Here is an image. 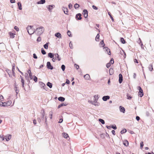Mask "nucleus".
Segmentation results:
<instances>
[{"instance_id": "774afa93", "label": "nucleus", "mask_w": 154, "mask_h": 154, "mask_svg": "<svg viewBox=\"0 0 154 154\" xmlns=\"http://www.w3.org/2000/svg\"><path fill=\"white\" fill-rule=\"evenodd\" d=\"M110 63L112 64L114 63V61L113 59H112L110 60Z\"/></svg>"}, {"instance_id": "cd10ccee", "label": "nucleus", "mask_w": 154, "mask_h": 154, "mask_svg": "<svg viewBox=\"0 0 154 154\" xmlns=\"http://www.w3.org/2000/svg\"><path fill=\"white\" fill-rule=\"evenodd\" d=\"M149 69L150 71H151L153 70V66L152 65V64H150L149 66Z\"/></svg>"}, {"instance_id": "6e6552de", "label": "nucleus", "mask_w": 154, "mask_h": 154, "mask_svg": "<svg viewBox=\"0 0 154 154\" xmlns=\"http://www.w3.org/2000/svg\"><path fill=\"white\" fill-rule=\"evenodd\" d=\"M81 16L82 15L81 14H78L76 15L75 18L77 20H81L82 18Z\"/></svg>"}, {"instance_id": "0e129e2a", "label": "nucleus", "mask_w": 154, "mask_h": 154, "mask_svg": "<svg viewBox=\"0 0 154 154\" xmlns=\"http://www.w3.org/2000/svg\"><path fill=\"white\" fill-rule=\"evenodd\" d=\"M15 88L16 92V93L17 94L19 92V90L17 89V87H15Z\"/></svg>"}, {"instance_id": "0eeeda50", "label": "nucleus", "mask_w": 154, "mask_h": 154, "mask_svg": "<svg viewBox=\"0 0 154 154\" xmlns=\"http://www.w3.org/2000/svg\"><path fill=\"white\" fill-rule=\"evenodd\" d=\"M62 10L63 11V12L64 14H68V9L67 8L65 7H63L62 8Z\"/></svg>"}, {"instance_id": "603ef678", "label": "nucleus", "mask_w": 154, "mask_h": 154, "mask_svg": "<svg viewBox=\"0 0 154 154\" xmlns=\"http://www.w3.org/2000/svg\"><path fill=\"white\" fill-rule=\"evenodd\" d=\"M34 78L33 79V80H34V81L35 82H36L37 81V78L35 76H34Z\"/></svg>"}, {"instance_id": "69168bd1", "label": "nucleus", "mask_w": 154, "mask_h": 154, "mask_svg": "<svg viewBox=\"0 0 154 154\" xmlns=\"http://www.w3.org/2000/svg\"><path fill=\"white\" fill-rule=\"evenodd\" d=\"M37 121L39 123H40L41 122V119L40 118H38Z\"/></svg>"}, {"instance_id": "412c9836", "label": "nucleus", "mask_w": 154, "mask_h": 154, "mask_svg": "<svg viewBox=\"0 0 154 154\" xmlns=\"http://www.w3.org/2000/svg\"><path fill=\"white\" fill-rule=\"evenodd\" d=\"M9 34L10 36V37L11 38H14V35H15V33H13L11 32H9Z\"/></svg>"}, {"instance_id": "9b49d317", "label": "nucleus", "mask_w": 154, "mask_h": 154, "mask_svg": "<svg viewBox=\"0 0 154 154\" xmlns=\"http://www.w3.org/2000/svg\"><path fill=\"white\" fill-rule=\"evenodd\" d=\"M119 109L121 112H122L123 113H124L125 112V109L123 106H119Z\"/></svg>"}, {"instance_id": "20e7f679", "label": "nucleus", "mask_w": 154, "mask_h": 154, "mask_svg": "<svg viewBox=\"0 0 154 154\" xmlns=\"http://www.w3.org/2000/svg\"><path fill=\"white\" fill-rule=\"evenodd\" d=\"M46 7L47 8L48 11L51 12H52V10L53 9V8L55 7V6L54 5H50L47 6H46Z\"/></svg>"}, {"instance_id": "473e14b6", "label": "nucleus", "mask_w": 154, "mask_h": 154, "mask_svg": "<svg viewBox=\"0 0 154 154\" xmlns=\"http://www.w3.org/2000/svg\"><path fill=\"white\" fill-rule=\"evenodd\" d=\"M41 113L42 116V119L43 120L44 119V118L45 115V113L44 111H43V112H41Z\"/></svg>"}, {"instance_id": "f704fd0d", "label": "nucleus", "mask_w": 154, "mask_h": 154, "mask_svg": "<svg viewBox=\"0 0 154 154\" xmlns=\"http://www.w3.org/2000/svg\"><path fill=\"white\" fill-rule=\"evenodd\" d=\"M66 105L65 104H64L63 103H62L61 104H60L59 105H58V108H59L62 106H66Z\"/></svg>"}, {"instance_id": "dca6fc26", "label": "nucleus", "mask_w": 154, "mask_h": 154, "mask_svg": "<svg viewBox=\"0 0 154 154\" xmlns=\"http://www.w3.org/2000/svg\"><path fill=\"white\" fill-rule=\"evenodd\" d=\"M84 77L85 79L87 80H89L90 79V75L88 74H86L84 76Z\"/></svg>"}, {"instance_id": "ea45409f", "label": "nucleus", "mask_w": 154, "mask_h": 154, "mask_svg": "<svg viewBox=\"0 0 154 154\" xmlns=\"http://www.w3.org/2000/svg\"><path fill=\"white\" fill-rule=\"evenodd\" d=\"M53 112L52 111H51L49 112V116H50V118L51 119L52 118Z\"/></svg>"}, {"instance_id": "58836bf2", "label": "nucleus", "mask_w": 154, "mask_h": 154, "mask_svg": "<svg viewBox=\"0 0 154 154\" xmlns=\"http://www.w3.org/2000/svg\"><path fill=\"white\" fill-rule=\"evenodd\" d=\"M120 40H121V42H122V43L123 44H124L125 43V42L124 39L123 38H121Z\"/></svg>"}, {"instance_id": "7ed1b4c3", "label": "nucleus", "mask_w": 154, "mask_h": 154, "mask_svg": "<svg viewBox=\"0 0 154 154\" xmlns=\"http://www.w3.org/2000/svg\"><path fill=\"white\" fill-rule=\"evenodd\" d=\"M39 84L41 88H43V89H45L46 91L47 90V88L45 85L44 83L42 82H39Z\"/></svg>"}, {"instance_id": "f257e3e1", "label": "nucleus", "mask_w": 154, "mask_h": 154, "mask_svg": "<svg viewBox=\"0 0 154 154\" xmlns=\"http://www.w3.org/2000/svg\"><path fill=\"white\" fill-rule=\"evenodd\" d=\"M44 28L43 26H40L35 30V33L38 35H40L44 32Z\"/></svg>"}, {"instance_id": "423d86ee", "label": "nucleus", "mask_w": 154, "mask_h": 154, "mask_svg": "<svg viewBox=\"0 0 154 154\" xmlns=\"http://www.w3.org/2000/svg\"><path fill=\"white\" fill-rule=\"evenodd\" d=\"M47 67L49 69L52 70L53 69V66L51 65V63L50 62H48L47 63Z\"/></svg>"}, {"instance_id": "5701e85b", "label": "nucleus", "mask_w": 154, "mask_h": 154, "mask_svg": "<svg viewBox=\"0 0 154 154\" xmlns=\"http://www.w3.org/2000/svg\"><path fill=\"white\" fill-rule=\"evenodd\" d=\"M109 72L110 75H112L113 73V69L112 68H110L109 70Z\"/></svg>"}, {"instance_id": "680f3d73", "label": "nucleus", "mask_w": 154, "mask_h": 154, "mask_svg": "<svg viewBox=\"0 0 154 154\" xmlns=\"http://www.w3.org/2000/svg\"><path fill=\"white\" fill-rule=\"evenodd\" d=\"M41 40V38L40 37H38L37 39V41L38 42H40Z\"/></svg>"}, {"instance_id": "79ce46f5", "label": "nucleus", "mask_w": 154, "mask_h": 154, "mask_svg": "<svg viewBox=\"0 0 154 154\" xmlns=\"http://www.w3.org/2000/svg\"><path fill=\"white\" fill-rule=\"evenodd\" d=\"M61 68L62 70L63 71H64L65 70V66L64 65H62Z\"/></svg>"}, {"instance_id": "3c124183", "label": "nucleus", "mask_w": 154, "mask_h": 154, "mask_svg": "<svg viewBox=\"0 0 154 154\" xmlns=\"http://www.w3.org/2000/svg\"><path fill=\"white\" fill-rule=\"evenodd\" d=\"M127 131L125 129H123L121 131V133L122 134L124 133H125Z\"/></svg>"}, {"instance_id": "c9c22d12", "label": "nucleus", "mask_w": 154, "mask_h": 154, "mask_svg": "<svg viewBox=\"0 0 154 154\" xmlns=\"http://www.w3.org/2000/svg\"><path fill=\"white\" fill-rule=\"evenodd\" d=\"M79 7V5L77 3L75 4L74 5V8L75 9L78 8Z\"/></svg>"}, {"instance_id": "a18cd8bd", "label": "nucleus", "mask_w": 154, "mask_h": 154, "mask_svg": "<svg viewBox=\"0 0 154 154\" xmlns=\"http://www.w3.org/2000/svg\"><path fill=\"white\" fill-rule=\"evenodd\" d=\"M100 44L101 45L102 47H103L105 46V44L103 41H102L100 42Z\"/></svg>"}, {"instance_id": "393cba45", "label": "nucleus", "mask_w": 154, "mask_h": 154, "mask_svg": "<svg viewBox=\"0 0 154 154\" xmlns=\"http://www.w3.org/2000/svg\"><path fill=\"white\" fill-rule=\"evenodd\" d=\"M17 5L18 6V8L19 10H21L22 9V5L21 4L20 2H18L17 3Z\"/></svg>"}, {"instance_id": "09e8293b", "label": "nucleus", "mask_w": 154, "mask_h": 154, "mask_svg": "<svg viewBox=\"0 0 154 154\" xmlns=\"http://www.w3.org/2000/svg\"><path fill=\"white\" fill-rule=\"evenodd\" d=\"M71 32L69 30H68L67 32V35L70 37H72V35L71 34Z\"/></svg>"}, {"instance_id": "1a4fd4ad", "label": "nucleus", "mask_w": 154, "mask_h": 154, "mask_svg": "<svg viewBox=\"0 0 154 154\" xmlns=\"http://www.w3.org/2000/svg\"><path fill=\"white\" fill-rule=\"evenodd\" d=\"M83 15L85 18H86L88 16V12L87 10L85 9L83 10Z\"/></svg>"}, {"instance_id": "e2e57ef3", "label": "nucleus", "mask_w": 154, "mask_h": 154, "mask_svg": "<svg viewBox=\"0 0 154 154\" xmlns=\"http://www.w3.org/2000/svg\"><path fill=\"white\" fill-rule=\"evenodd\" d=\"M33 58L35 59H37V57L36 55V54H33Z\"/></svg>"}, {"instance_id": "5fc2aeb1", "label": "nucleus", "mask_w": 154, "mask_h": 154, "mask_svg": "<svg viewBox=\"0 0 154 154\" xmlns=\"http://www.w3.org/2000/svg\"><path fill=\"white\" fill-rule=\"evenodd\" d=\"M69 46L71 48H72V45L71 42H70L69 44Z\"/></svg>"}, {"instance_id": "13d9d810", "label": "nucleus", "mask_w": 154, "mask_h": 154, "mask_svg": "<svg viewBox=\"0 0 154 154\" xmlns=\"http://www.w3.org/2000/svg\"><path fill=\"white\" fill-rule=\"evenodd\" d=\"M110 63H108L106 64V66L107 68H108L110 66Z\"/></svg>"}, {"instance_id": "72a5a7b5", "label": "nucleus", "mask_w": 154, "mask_h": 154, "mask_svg": "<svg viewBox=\"0 0 154 154\" xmlns=\"http://www.w3.org/2000/svg\"><path fill=\"white\" fill-rule=\"evenodd\" d=\"M20 77L21 78V82L22 83V86L23 87H24V81L23 79V78H22V76H20Z\"/></svg>"}, {"instance_id": "e433bc0d", "label": "nucleus", "mask_w": 154, "mask_h": 154, "mask_svg": "<svg viewBox=\"0 0 154 154\" xmlns=\"http://www.w3.org/2000/svg\"><path fill=\"white\" fill-rule=\"evenodd\" d=\"M41 52L43 54H46V52L45 50L43 48L41 49Z\"/></svg>"}, {"instance_id": "7c9ffc66", "label": "nucleus", "mask_w": 154, "mask_h": 154, "mask_svg": "<svg viewBox=\"0 0 154 154\" xmlns=\"http://www.w3.org/2000/svg\"><path fill=\"white\" fill-rule=\"evenodd\" d=\"M98 121L103 124H105L104 121L103 119H98Z\"/></svg>"}, {"instance_id": "4d7b16f0", "label": "nucleus", "mask_w": 154, "mask_h": 154, "mask_svg": "<svg viewBox=\"0 0 154 154\" xmlns=\"http://www.w3.org/2000/svg\"><path fill=\"white\" fill-rule=\"evenodd\" d=\"M92 8L94 9H95V10H97L98 9V8L96 6H95V5H93L92 6Z\"/></svg>"}, {"instance_id": "a19ab883", "label": "nucleus", "mask_w": 154, "mask_h": 154, "mask_svg": "<svg viewBox=\"0 0 154 154\" xmlns=\"http://www.w3.org/2000/svg\"><path fill=\"white\" fill-rule=\"evenodd\" d=\"M127 99L128 100H130L132 98V97L130 96L129 94L127 95Z\"/></svg>"}, {"instance_id": "6ab92c4d", "label": "nucleus", "mask_w": 154, "mask_h": 154, "mask_svg": "<svg viewBox=\"0 0 154 154\" xmlns=\"http://www.w3.org/2000/svg\"><path fill=\"white\" fill-rule=\"evenodd\" d=\"M55 36L59 38H61V34L59 32H57L55 34Z\"/></svg>"}, {"instance_id": "c03bdc74", "label": "nucleus", "mask_w": 154, "mask_h": 154, "mask_svg": "<svg viewBox=\"0 0 154 154\" xmlns=\"http://www.w3.org/2000/svg\"><path fill=\"white\" fill-rule=\"evenodd\" d=\"M143 146V142L141 141L140 143V148L141 149H142Z\"/></svg>"}, {"instance_id": "37998d69", "label": "nucleus", "mask_w": 154, "mask_h": 154, "mask_svg": "<svg viewBox=\"0 0 154 154\" xmlns=\"http://www.w3.org/2000/svg\"><path fill=\"white\" fill-rule=\"evenodd\" d=\"M7 72L9 76L10 77H12V76L11 75V71L10 70H8L7 71Z\"/></svg>"}, {"instance_id": "6e6d98bb", "label": "nucleus", "mask_w": 154, "mask_h": 154, "mask_svg": "<svg viewBox=\"0 0 154 154\" xmlns=\"http://www.w3.org/2000/svg\"><path fill=\"white\" fill-rule=\"evenodd\" d=\"M14 29L17 31H18L19 30V28L16 26H15L14 27Z\"/></svg>"}, {"instance_id": "4c0bfd02", "label": "nucleus", "mask_w": 154, "mask_h": 154, "mask_svg": "<svg viewBox=\"0 0 154 154\" xmlns=\"http://www.w3.org/2000/svg\"><path fill=\"white\" fill-rule=\"evenodd\" d=\"M99 37H100V35H99V34H98L97 35V36H96V38H95V40L96 41H98V39L99 38Z\"/></svg>"}, {"instance_id": "39448f33", "label": "nucleus", "mask_w": 154, "mask_h": 154, "mask_svg": "<svg viewBox=\"0 0 154 154\" xmlns=\"http://www.w3.org/2000/svg\"><path fill=\"white\" fill-rule=\"evenodd\" d=\"M11 103V101H8V102H2V106H10Z\"/></svg>"}, {"instance_id": "f8f14e48", "label": "nucleus", "mask_w": 154, "mask_h": 154, "mask_svg": "<svg viewBox=\"0 0 154 154\" xmlns=\"http://www.w3.org/2000/svg\"><path fill=\"white\" fill-rule=\"evenodd\" d=\"M110 97L109 96H105L103 97H102L103 100L104 101H106L107 100L109 99Z\"/></svg>"}, {"instance_id": "b1692460", "label": "nucleus", "mask_w": 154, "mask_h": 154, "mask_svg": "<svg viewBox=\"0 0 154 154\" xmlns=\"http://www.w3.org/2000/svg\"><path fill=\"white\" fill-rule=\"evenodd\" d=\"M123 144L126 146L128 145V142L127 140H125L123 142Z\"/></svg>"}, {"instance_id": "49530a36", "label": "nucleus", "mask_w": 154, "mask_h": 154, "mask_svg": "<svg viewBox=\"0 0 154 154\" xmlns=\"http://www.w3.org/2000/svg\"><path fill=\"white\" fill-rule=\"evenodd\" d=\"M141 93V92H140V93H138V94L139 96L140 97H142L143 95V92H142V93Z\"/></svg>"}, {"instance_id": "f3484780", "label": "nucleus", "mask_w": 154, "mask_h": 154, "mask_svg": "<svg viewBox=\"0 0 154 154\" xmlns=\"http://www.w3.org/2000/svg\"><path fill=\"white\" fill-rule=\"evenodd\" d=\"M103 49H104V50H106V51L108 52V54L109 55H110V49L109 48H108L107 47H104L103 48Z\"/></svg>"}, {"instance_id": "4468645a", "label": "nucleus", "mask_w": 154, "mask_h": 154, "mask_svg": "<svg viewBox=\"0 0 154 154\" xmlns=\"http://www.w3.org/2000/svg\"><path fill=\"white\" fill-rule=\"evenodd\" d=\"M98 99V97L97 95L94 96V103H96L97 102Z\"/></svg>"}, {"instance_id": "f03ea898", "label": "nucleus", "mask_w": 154, "mask_h": 154, "mask_svg": "<svg viewBox=\"0 0 154 154\" xmlns=\"http://www.w3.org/2000/svg\"><path fill=\"white\" fill-rule=\"evenodd\" d=\"M33 26H28L26 28V29L29 35L32 34L34 32L35 33V30H33L32 28Z\"/></svg>"}, {"instance_id": "de8ad7c7", "label": "nucleus", "mask_w": 154, "mask_h": 154, "mask_svg": "<svg viewBox=\"0 0 154 154\" xmlns=\"http://www.w3.org/2000/svg\"><path fill=\"white\" fill-rule=\"evenodd\" d=\"M108 14L109 16L110 17V18H111V19L112 20V21H114L113 18V17H112V16L110 13V12H108Z\"/></svg>"}, {"instance_id": "aec40b11", "label": "nucleus", "mask_w": 154, "mask_h": 154, "mask_svg": "<svg viewBox=\"0 0 154 154\" xmlns=\"http://www.w3.org/2000/svg\"><path fill=\"white\" fill-rule=\"evenodd\" d=\"M48 56L51 58H53L54 57V54L53 53H49L48 54Z\"/></svg>"}, {"instance_id": "bb28decb", "label": "nucleus", "mask_w": 154, "mask_h": 154, "mask_svg": "<svg viewBox=\"0 0 154 154\" xmlns=\"http://www.w3.org/2000/svg\"><path fill=\"white\" fill-rule=\"evenodd\" d=\"M47 86L49 87L50 88H51L52 87V84L50 82H48L47 84Z\"/></svg>"}, {"instance_id": "a211bd4d", "label": "nucleus", "mask_w": 154, "mask_h": 154, "mask_svg": "<svg viewBox=\"0 0 154 154\" xmlns=\"http://www.w3.org/2000/svg\"><path fill=\"white\" fill-rule=\"evenodd\" d=\"M54 57H55V58H56V59H58L59 61L60 60L61 58L59 57V56L58 54H54Z\"/></svg>"}, {"instance_id": "bf43d9fd", "label": "nucleus", "mask_w": 154, "mask_h": 154, "mask_svg": "<svg viewBox=\"0 0 154 154\" xmlns=\"http://www.w3.org/2000/svg\"><path fill=\"white\" fill-rule=\"evenodd\" d=\"M111 128H113V129H114L115 130L117 128H116V125H115V126L112 125L111 126Z\"/></svg>"}, {"instance_id": "c85d7f7f", "label": "nucleus", "mask_w": 154, "mask_h": 154, "mask_svg": "<svg viewBox=\"0 0 154 154\" xmlns=\"http://www.w3.org/2000/svg\"><path fill=\"white\" fill-rule=\"evenodd\" d=\"M137 89L139 90V93H140V92H143L142 89L141 87L140 86H138Z\"/></svg>"}, {"instance_id": "9d476101", "label": "nucleus", "mask_w": 154, "mask_h": 154, "mask_svg": "<svg viewBox=\"0 0 154 154\" xmlns=\"http://www.w3.org/2000/svg\"><path fill=\"white\" fill-rule=\"evenodd\" d=\"M11 136L10 134H8L7 135L5 136V138L7 141H8L11 138Z\"/></svg>"}, {"instance_id": "8fccbe9b", "label": "nucleus", "mask_w": 154, "mask_h": 154, "mask_svg": "<svg viewBox=\"0 0 154 154\" xmlns=\"http://www.w3.org/2000/svg\"><path fill=\"white\" fill-rule=\"evenodd\" d=\"M14 70V67H13L12 69V74H13V75L14 76H15V73Z\"/></svg>"}, {"instance_id": "c756f323", "label": "nucleus", "mask_w": 154, "mask_h": 154, "mask_svg": "<svg viewBox=\"0 0 154 154\" xmlns=\"http://www.w3.org/2000/svg\"><path fill=\"white\" fill-rule=\"evenodd\" d=\"M5 139V137L3 135H0V140L3 141Z\"/></svg>"}, {"instance_id": "2f4dec72", "label": "nucleus", "mask_w": 154, "mask_h": 154, "mask_svg": "<svg viewBox=\"0 0 154 154\" xmlns=\"http://www.w3.org/2000/svg\"><path fill=\"white\" fill-rule=\"evenodd\" d=\"M48 43H47L45 44L44 45V47L45 49H48Z\"/></svg>"}, {"instance_id": "4be33fe9", "label": "nucleus", "mask_w": 154, "mask_h": 154, "mask_svg": "<svg viewBox=\"0 0 154 154\" xmlns=\"http://www.w3.org/2000/svg\"><path fill=\"white\" fill-rule=\"evenodd\" d=\"M58 100L60 101H63L65 100V99L63 97H58Z\"/></svg>"}, {"instance_id": "338daca9", "label": "nucleus", "mask_w": 154, "mask_h": 154, "mask_svg": "<svg viewBox=\"0 0 154 154\" xmlns=\"http://www.w3.org/2000/svg\"><path fill=\"white\" fill-rule=\"evenodd\" d=\"M56 60V58L55 57H53V58L52 59V60L53 62H55Z\"/></svg>"}, {"instance_id": "2eb2a0df", "label": "nucleus", "mask_w": 154, "mask_h": 154, "mask_svg": "<svg viewBox=\"0 0 154 154\" xmlns=\"http://www.w3.org/2000/svg\"><path fill=\"white\" fill-rule=\"evenodd\" d=\"M45 0H41L37 2V4H44L45 2Z\"/></svg>"}, {"instance_id": "ddd939ff", "label": "nucleus", "mask_w": 154, "mask_h": 154, "mask_svg": "<svg viewBox=\"0 0 154 154\" xmlns=\"http://www.w3.org/2000/svg\"><path fill=\"white\" fill-rule=\"evenodd\" d=\"M119 82L121 83L122 82V76L121 74H119Z\"/></svg>"}, {"instance_id": "052dcab7", "label": "nucleus", "mask_w": 154, "mask_h": 154, "mask_svg": "<svg viewBox=\"0 0 154 154\" xmlns=\"http://www.w3.org/2000/svg\"><path fill=\"white\" fill-rule=\"evenodd\" d=\"M68 6H69V9H71L72 8V5L71 3H70L69 4V5H68Z\"/></svg>"}, {"instance_id": "a878e982", "label": "nucleus", "mask_w": 154, "mask_h": 154, "mask_svg": "<svg viewBox=\"0 0 154 154\" xmlns=\"http://www.w3.org/2000/svg\"><path fill=\"white\" fill-rule=\"evenodd\" d=\"M63 137L66 138H67L69 137L68 134L65 133H63Z\"/></svg>"}, {"instance_id": "864d4df0", "label": "nucleus", "mask_w": 154, "mask_h": 154, "mask_svg": "<svg viewBox=\"0 0 154 154\" xmlns=\"http://www.w3.org/2000/svg\"><path fill=\"white\" fill-rule=\"evenodd\" d=\"M29 75L30 79H33V78L34 77V75L33 76L32 75V73L31 74H29Z\"/></svg>"}]
</instances>
